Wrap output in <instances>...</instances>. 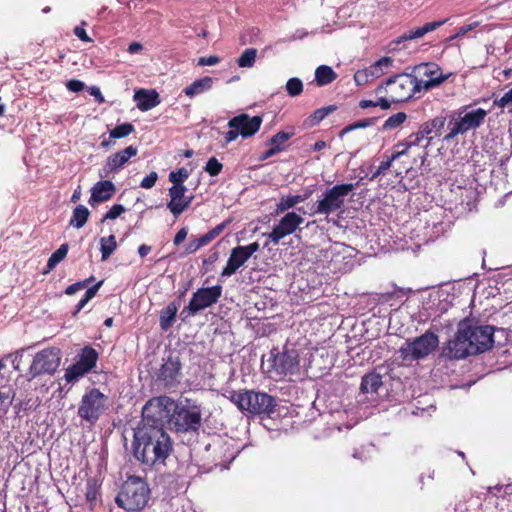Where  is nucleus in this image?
Instances as JSON below:
<instances>
[{
  "label": "nucleus",
  "instance_id": "obj_1",
  "mask_svg": "<svg viewBox=\"0 0 512 512\" xmlns=\"http://www.w3.org/2000/svg\"><path fill=\"white\" fill-rule=\"evenodd\" d=\"M494 328L490 325H477L470 319L459 322L454 339L443 347L442 355L449 359H464L470 355L483 353L493 347Z\"/></svg>",
  "mask_w": 512,
  "mask_h": 512
},
{
  "label": "nucleus",
  "instance_id": "obj_2",
  "mask_svg": "<svg viewBox=\"0 0 512 512\" xmlns=\"http://www.w3.org/2000/svg\"><path fill=\"white\" fill-rule=\"evenodd\" d=\"M132 446L135 458L147 465L163 462L172 451L170 436L160 426L139 425Z\"/></svg>",
  "mask_w": 512,
  "mask_h": 512
},
{
  "label": "nucleus",
  "instance_id": "obj_3",
  "mask_svg": "<svg viewBox=\"0 0 512 512\" xmlns=\"http://www.w3.org/2000/svg\"><path fill=\"white\" fill-rule=\"evenodd\" d=\"M230 400L239 410L251 415L270 416L277 406L276 399L273 396L255 390L233 391Z\"/></svg>",
  "mask_w": 512,
  "mask_h": 512
},
{
  "label": "nucleus",
  "instance_id": "obj_4",
  "mask_svg": "<svg viewBox=\"0 0 512 512\" xmlns=\"http://www.w3.org/2000/svg\"><path fill=\"white\" fill-rule=\"evenodd\" d=\"M150 489L148 484L139 476H130L122 484L121 491L115 501L127 511H138L148 503Z\"/></svg>",
  "mask_w": 512,
  "mask_h": 512
},
{
  "label": "nucleus",
  "instance_id": "obj_5",
  "mask_svg": "<svg viewBox=\"0 0 512 512\" xmlns=\"http://www.w3.org/2000/svg\"><path fill=\"white\" fill-rule=\"evenodd\" d=\"M176 402L168 396L151 398L142 409V423L140 425L160 426L171 425Z\"/></svg>",
  "mask_w": 512,
  "mask_h": 512
},
{
  "label": "nucleus",
  "instance_id": "obj_6",
  "mask_svg": "<svg viewBox=\"0 0 512 512\" xmlns=\"http://www.w3.org/2000/svg\"><path fill=\"white\" fill-rule=\"evenodd\" d=\"M357 184H337L328 188L322 194L321 199L313 205V214L328 216L340 211L345 205L346 197L356 188Z\"/></svg>",
  "mask_w": 512,
  "mask_h": 512
},
{
  "label": "nucleus",
  "instance_id": "obj_7",
  "mask_svg": "<svg viewBox=\"0 0 512 512\" xmlns=\"http://www.w3.org/2000/svg\"><path fill=\"white\" fill-rule=\"evenodd\" d=\"M438 345V336L431 331H426L413 340H406L398 352L403 361H418L426 358Z\"/></svg>",
  "mask_w": 512,
  "mask_h": 512
},
{
  "label": "nucleus",
  "instance_id": "obj_8",
  "mask_svg": "<svg viewBox=\"0 0 512 512\" xmlns=\"http://www.w3.org/2000/svg\"><path fill=\"white\" fill-rule=\"evenodd\" d=\"M270 363L269 372L276 377H287L299 373L300 360L298 350L294 347L284 346L282 351L276 349L271 350L268 359Z\"/></svg>",
  "mask_w": 512,
  "mask_h": 512
},
{
  "label": "nucleus",
  "instance_id": "obj_9",
  "mask_svg": "<svg viewBox=\"0 0 512 512\" xmlns=\"http://www.w3.org/2000/svg\"><path fill=\"white\" fill-rule=\"evenodd\" d=\"M387 95L393 102H403L422 90V80L408 73L398 74L386 81Z\"/></svg>",
  "mask_w": 512,
  "mask_h": 512
},
{
  "label": "nucleus",
  "instance_id": "obj_10",
  "mask_svg": "<svg viewBox=\"0 0 512 512\" xmlns=\"http://www.w3.org/2000/svg\"><path fill=\"white\" fill-rule=\"evenodd\" d=\"M61 357V350L57 347L37 352L27 372L28 380L31 381L41 375H53L60 366Z\"/></svg>",
  "mask_w": 512,
  "mask_h": 512
},
{
  "label": "nucleus",
  "instance_id": "obj_11",
  "mask_svg": "<svg viewBox=\"0 0 512 512\" xmlns=\"http://www.w3.org/2000/svg\"><path fill=\"white\" fill-rule=\"evenodd\" d=\"M202 424V411L198 405L176 403L170 428L177 432H197Z\"/></svg>",
  "mask_w": 512,
  "mask_h": 512
},
{
  "label": "nucleus",
  "instance_id": "obj_12",
  "mask_svg": "<svg viewBox=\"0 0 512 512\" xmlns=\"http://www.w3.org/2000/svg\"><path fill=\"white\" fill-rule=\"evenodd\" d=\"M107 408V396L99 389L92 388L82 396L78 407V415L86 422L94 424Z\"/></svg>",
  "mask_w": 512,
  "mask_h": 512
},
{
  "label": "nucleus",
  "instance_id": "obj_13",
  "mask_svg": "<svg viewBox=\"0 0 512 512\" xmlns=\"http://www.w3.org/2000/svg\"><path fill=\"white\" fill-rule=\"evenodd\" d=\"M221 294V285L198 289L195 293H193L188 306L183 308L180 316L183 320H185L186 318L197 314L201 310L212 306L218 301V299L221 297Z\"/></svg>",
  "mask_w": 512,
  "mask_h": 512
},
{
  "label": "nucleus",
  "instance_id": "obj_14",
  "mask_svg": "<svg viewBox=\"0 0 512 512\" xmlns=\"http://www.w3.org/2000/svg\"><path fill=\"white\" fill-rule=\"evenodd\" d=\"M303 222L304 218L301 215L295 212H288L273 227L271 232L264 233L263 236H266L270 242L277 245L281 239L293 234Z\"/></svg>",
  "mask_w": 512,
  "mask_h": 512
},
{
  "label": "nucleus",
  "instance_id": "obj_15",
  "mask_svg": "<svg viewBox=\"0 0 512 512\" xmlns=\"http://www.w3.org/2000/svg\"><path fill=\"white\" fill-rule=\"evenodd\" d=\"M181 377V362L179 357L169 355L157 372V381L166 389L175 388Z\"/></svg>",
  "mask_w": 512,
  "mask_h": 512
},
{
  "label": "nucleus",
  "instance_id": "obj_16",
  "mask_svg": "<svg viewBox=\"0 0 512 512\" xmlns=\"http://www.w3.org/2000/svg\"><path fill=\"white\" fill-rule=\"evenodd\" d=\"M137 148L128 146L125 149L110 155L100 173L101 177H108L113 172H118L128 162V160L137 155Z\"/></svg>",
  "mask_w": 512,
  "mask_h": 512
},
{
  "label": "nucleus",
  "instance_id": "obj_17",
  "mask_svg": "<svg viewBox=\"0 0 512 512\" xmlns=\"http://www.w3.org/2000/svg\"><path fill=\"white\" fill-rule=\"evenodd\" d=\"M262 121L261 116L256 115L250 117L248 114L243 113L230 119L228 127L239 128L240 135L243 138H247L253 136L260 129Z\"/></svg>",
  "mask_w": 512,
  "mask_h": 512
},
{
  "label": "nucleus",
  "instance_id": "obj_18",
  "mask_svg": "<svg viewBox=\"0 0 512 512\" xmlns=\"http://www.w3.org/2000/svg\"><path fill=\"white\" fill-rule=\"evenodd\" d=\"M186 191L187 188L185 186H172L169 188V196L171 199L167 203V207L175 217L183 213L193 200L192 195H185Z\"/></svg>",
  "mask_w": 512,
  "mask_h": 512
},
{
  "label": "nucleus",
  "instance_id": "obj_19",
  "mask_svg": "<svg viewBox=\"0 0 512 512\" xmlns=\"http://www.w3.org/2000/svg\"><path fill=\"white\" fill-rule=\"evenodd\" d=\"M416 69L420 74L429 78L426 81L422 80V89L424 90L440 85L449 77V74H442L441 69L435 64L423 63L416 67Z\"/></svg>",
  "mask_w": 512,
  "mask_h": 512
},
{
  "label": "nucleus",
  "instance_id": "obj_20",
  "mask_svg": "<svg viewBox=\"0 0 512 512\" xmlns=\"http://www.w3.org/2000/svg\"><path fill=\"white\" fill-rule=\"evenodd\" d=\"M446 22H447V19H444L441 21L429 22V23H426L422 27H418L416 29L409 30V31L405 32L403 35L399 36L396 40L392 41L390 43V46L392 47V49H396V45H398L404 41L422 38L424 35L436 30L437 28L441 27Z\"/></svg>",
  "mask_w": 512,
  "mask_h": 512
},
{
  "label": "nucleus",
  "instance_id": "obj_21",
  "mask_svg": "<svg viewBox=\"0 0 512 512\" xmlns=\"http://www.w3.org/2000/svg\"><path fill=\"white\" fill-rule=\"evenodd\" d=\"M116 191L115 185L109 181H99L91 188L90 205L102 203L111 199Z\"/></svg>",
  "mask_w": 512,
  "mask_h": 512
},
{
  "label": "nucleus",
  "instance_id": "obj_22",
  "mask_svg": "<svg viewBox=\"0 0 512 512\" xmlns=\"http://www.w3.org/2000/svg\"><path fill=\"white\" fill-rule=\"evenodd\" d=\"M134 100L141 111H148L160 104L159 94L155 90H137L134 94Z\"/></svg>",
  "mask_w": 512,
  "mask_h": 512
},
{
  "label": "nucleus",
  "instance_id": "obj_23",
  "mask_svg": "<svg viewBox=\"0 0 512 512\" xmlns=\"http://www.w3.org/2000/svg\"><path fill=\"white\" fill-rule=\"evenodd\" d=\"M248 259L240 246L233 248L221 276L229 277L233 275Z\"/></svg>",
  "mask_w": 512,
  "mask_h": 512
},
{
  "label": "nucleus",
  "instance_id": "obj_24",
  "mask_svg": "<svg viewBox=\"0 0 512 512\" xmlns=\"http://www.w3.org/2000/svg\"><path fill=\"white\" fill-rule=\"evenodd\" d=\"M488 112L483 108H477L460 115V118L465 125L467 131L476 129L481 126L487 116Z\"/></svg>",
  "mask_w": 512,
  "mask_h": 512
},
{
  "label": "nucleus",
  "instance_id": "obj_25",
  "mask_svg": "<svg viewBox=\"0 0 512 512\" xmlns=\"http://www.w3.org/2000/svg\"><path fill=\"white\" fill-rule=\"evenodd\" d=\"M213 86V78L205 76L201 79H197L192 82L189 86L183 89V92L189 98H193L199 94L209 91Z\"/></svg>",
  "mask_w": 512,
  "mask_h": 512
},
{
  "label": "nucleus",
  "instance_id": "obj_26",
  "mask_svg": "<svg viewBox=\"0 0 512 512\" xmlns=\"http://www.w3.org/2000/svg\"><path fill=\"white\" fill-rule=\"evenodd\" d=\"M382 385V377L376 372H370L362 377L360 392L362 394L376 393Z\"/></svg>",
  "mask_w": 512,
  "mask_h": 512
},
{
  "label": "nucleus",
  "instance_id": "obj_27",
  "mask_svg": "<svg viewBox=\"0 0 512 512\" xmlns=\"http://www.w3.org/2000/svg\"><path fill=\"white\" fill-rule=\"evenodd\" d=\"M424 138L425 136L423 135V132H421L420 130L416 133H412L403 141L398 142L395 145V148L404 147V150H396L394 153H399L400 158L401 156L406 155L409 149H411L412 147L420 146Z\"/></svg>",
  "mask_w": 512,
  "mask_h": 512
},
{
  "label": "nucleus",
  "instance_id": "obj_28",
  "mask_svg": "<svg viewBox=\"0 0 512 512\" xmlns=\"http://www.w3.org/2000/svg\"><path fill=\"white\" fill-rule=\"evenodd\" d=\"M178 311V306L175 303L168 304L161 312H160V328L163 331H167L175 322L176 314Z\"/></svg>",
  "mask_w": 512,
  "mask_h": 512
},
{
  "label": "nucleus",
  "instance_id": "obj_29",
  "mask_svg": "<svg viewBox=\"0 0 512 512\" xmlns=\"http://www.w3.org/2000/svg\"><path fill=\"white\" fill-rule=\"evenodd\" d=\"M308 198V194L304 195H288L286 197H281L276 206V213H283L297 204L304 202Z\"/></svg>",
  "mask_w": 512,
  "mask_h": 512
},
{
  "label": "nucleus",
  "instance_id": "obj_30",
  "mask_svg": "<svg viewBox=\"0 0 512 512\" xmlns=\"http://www.w3.org/2000/svg\"><path fill=\"white\" fill-rule=\"evenodd\" d=\"M97 359L98 353L96 350L91 346H86L82 349L77 362L89 372L96 366Z\"/></svg>",
  "mask_w": 512,
  "mask_h": 512
},
{
  "label": "nucleus",
  "instance_id": "obj_31",
  "mask_svg": "<svg viewBox=\"0 0 512 512\" xmlns=\"http://www.w3.org/2000/svg\"><path fill=\"white\" fill-rule=\"evenodd\" d=\"M337 78V74L330 66L321 65L315 71V80L318 86H325L332 83Z\"/></svg>",
  "mask_w": 512,
  "mask_h": 512
},
{
  "label": "nucleus",
  "instance_id": "obj_32",
  "mask_svg": "<svg viewBox=\"0 0 512 512\" xmlns=\"http://www.w3.org/2000/svg\"><path fill=\"white\" fill-rule=\"evenodd\" d=\"M445 123L446 118L444 116H437L434 119L422 124L420 131L423 132L424 136L429 135L432 132H434L436 136H440Z\"/></svg>",
  "mask_w": 512,
  "mask_h": 512
},
{
  "label": "nucleus",
  "instance_id": "obj_33",
  "mask_svg": "<svg viewBox=\"0 0 512 512\" xmlns=\"http://www.w3.org/2000/svg\"><path fill=\"white\" fill-rule=\"evenodd\" d=\"M448 129H449V133L444 136L445 141H450V140L454 139L457 135L464 134L467 132V129H466L465 125L463 124V122L460 118V115H458L457 117L453 116L448 121Z\"/></svg>",
  "mask_w": 512,
  "mask_h": 512
},
{
  "label": "nucleus",
  "instance_id": "obj_34",
  "mask_svg": "<svg viewBox=\"0 0 512 512\" xmlns=\"http://www.w3.org/2000/svg\"><path fill=\"white\" fill-rule=\"evenodd\" d=\"M89 214L90 212L87 207L84 205H78L73 211L70 219V225L77 229L82 228L87 222Z\"/></svg>",
  "mask_w": 512,
  "mask_h": 512
},
{
  "label": "nucleus",
  "instance_id": "obj_35",
  "mask_svg": "<svg viewBox=\"0 0 512 512\" xmlns=\"http://www.w3.org/2000/svg\"><path fill=\"white\" fill-rule=\"evenodd\" d=\"M117 248V242L114 235H110L108 237H102L100 239V250H101V259L102 261H106L112 253Z\"/></svg>",
  "mask_w": 512,
  "mask_h": 512
},
{
  "label": "nucleus",
  "instance_id": "obj_36",
  "mask_svg": "<svg viewBox=\"0 0 512 512\" xmlns=\"http://www.w3.org/2000/svg\"><path fill=\"white\" fill-rule=\"evenodd\" d=\"M335 109L336 107L333 105L317 109L306 119L305 124L309 127H313L320 123L329 113L333 112Z\"/></svg>",
  "mask_w": 512,
  "mask_h": 512
},
{
  "label": "nucleus",
  "instance_id": "obj_37",
  "mask_svg": "<svg viewBox=\"0 0 512 512\" xmlns=\"http://www.w3.org/2000/svg\"><path fill=\"white\" fill-rule=\"evenodd\" d=\"M86 373H88V370L76 362L66 369L64 378L68 383H73L80 377L84 376Z\"/></svg>",
  "mask_w": 512,
  "mask_h": 512
},
{
  "label": "nucleus",
  "instance_id": "obj_38",
  "mask_svg": "<svg viewBox=\"0 0 512 512\" xmlns=\"http://www.w3.org/2000/svg\"><path fill=\"white\" fill-rule=\"evenodd\" d=\"M68 250V244L64 243L54 253H52L47 262L48 270L54 269L56 265L66 257Z\"/></svg>",
  "mask_w": 512,
  "mask_h": 512
},
{
  "label": "nucleus",
  "instance_id": "obj_39",
  "mask_svg": "<svg viewBox=\"0 0 512 512\" xmlns=\"http://www.w3.org/2000/svg\"><path fill=\"white\" fill-rule=\"evenodd\" d=\"M257 57V49H246L237 60V64L241 68H251Z\"/></svg>",
  "mask_w": 512,
  "mask_h": 512
},
{
  "label": "nucleus",
  "instance_id": "obj_40",
  "mask_svg": "<svg viewBox=\"0 0 512 512\" xmlns=\"http://www.w3.org/2000/svg\"><path fill=\"white\" fill-rule=\"evenodd\" d=\"M393 60L390 57H383L376 61L372 66L368 68L371 78H378L383 74V68H387L392 65Z\"/></svg>",
  "mask_w": 512,
  "mask_h": 512
},
{
  "label": "nucleus",
  "instance_id": "obj_41",
  "mask_svg": "<svg viewBox=\"0 0 512 512\" xmlns=\"http://www.w3.org/2000/svg\"><path fill=\"white\" fill-rule=\"evenodd\" d=\"M103 284V281H99L96 285L88 288V290L85 292L83 298L78 302L76 305V310L74 312V315H76L78 312H80L85 305L96 295L99 288Z\"/></svg>",
  "mask_w": 512,
  "mask_h": 512
},
{
  "label": "nucleus",
  "instance_id": "obj_42",
  "mask_svg": "<svg viewBox=\"0 0 512 512\" xmlns=\"http://www.w3.org/2000/svg\"><path fill=\"white\" fill-rule=\"evenodd\" d=\"M15 391L11 388L0 389V406L4 412H7L13 403Z\"/></svg>",
  "mask_w": 512,
  "mask_h": 512
},
{
  "label": "nucleus",
  "instance_id": "obj_43",
  "mask_svg": "<svg viewBox=\"0 0 512 512\" xmlns=\"http://www.w3.org/2000/svg\"><path fill=\"white\" fill-rule=\"evenodd\" d=\"M407 115L404 112H398L390 116L383 124V130H392L400 126L406 120Z\"/></svg>",
  "mask_w": 512,
  "mask_h": 512
},
{
  "label": "nucleus",
  "instance_id": "obj_44",
  "mask_svg": "<svg viewBox=\"0 0 512 512\" xmlns=\"http://www.w3.org/2000/svg\"><path fill=\"white\" fill-rule=\"evenodd\" d=\"M134 131V126L131 123H123L117 125L114 129L110 131L111 138H123L128 136Z\"/></svg>",
  "mask_w": 512,
  "mask_h": 512
},
{
  "label": "nucleus",
  "instance_id": "obj_45",
  "mask_svg": "<svg viewBox=\"0 0 512 512\" xmlns=\"http://www.w3.org/2000/svg\"><path fill=\"white\" fill-rule=\"evenodd\" d=\"M286 91L289 96L295 97L302 93L303 83L299 78H290L286 83Z\"/></svg>",
  "mask_w": 512,
  "mask_h": 512
},
{
  "label": "nucleus",
  "instance_id": "obj_46",
  "mask_svg": "<svg viewBox=\"0 0 512 512\" xmlns=\"http://www.w3.org/2000/svg\"><path fill=\"white\" fill-rule=\"evenodd\" d=\"M189 177V172L185 168H180L177 171H172L169 174V181L173 183V186H184L183 183Z\"/></svg>",
  "mask_w": 512,
  "mask_h": 512
},
{
  "label": "nucleus",
  "instance_id": "obj_47",
  "mask_svg": "<svg viewBox=\"0 0 512 512\" xmlns=\"http://www.w3.org/2000/svg\"><path fill=\"white\" fill-rule=\"evenodd\" d=\"M399 159V153H393L386 161H382L378 168L371 175V180L378 178L380 175L384 174L386 170H388L392 162Z\"/></svg>",
  "mask_w": 512,
  "mask_h": 512
},
{
  "label": "nucleus",
  "instance_id": "obj_48",
  "mask_svg": "<svg viewBox=\"0 0 512 512\" xmlns=\"http://www.w3.org/2000/svg\"><path fill=\"white\" fill-rule=\"evenodd\" d=\"M206 245H208V243L206 242V239L203 237V235L199 238H194L190 240L185 246V253L193 254Z\"/></svg>",
  "mask_w": 512,
  "mask_h": 512
},
{
  "label": "nucleus",
  "instance_id": "obj_49",
  "mask_svg": "<svg viewBox=\"0 0 512 512\" xmlns=\"http://www.w3.org/2000/svg\"><path fill=\"white\" fill-rule=\"evenodd\" d=\"M293 135H294L293 132L288 133V132L280 131L277 134H275L274 136H272V138L269 140V144L273 147L278 146V148H282V145L288 139H290Z\"/></svg>",
  "mask_w": 512,
  "mask_h": 512
},
{
  "label": "nucleus",
  "instance_id": "obj_50",
  "mask_svg": "<svg viewBox=\"0 0 512 512\" xmlns=\"http://www.w3.org/2000/svg\"><path fill=\"white\" fill-rule=\"evenodd\" d=\"M222 168L223 165L215 157H211L204 169L210 176H217L221 173Z\"/></svg>",
  "mask_w": 512,
  "mask_h": 512
},
{
  "label": "nucleus",
  "instance_id": "obj_51",
  "mask_svg": "<svg viewBox=\"0 0 512 512\" xmlns=\"http://www.w3.org/2000/svg\"><path fill=\"white\" fill-rule=\"evenodd\" d=\"M228 222L224 221L220 224H218L216 227L208 231L206 234L203 235V237L206 239V242L209 244L212 240H214L216 237H218L226 228Z\"/></svg>",
  "mask_w": 512,
  "mask_h": 512
},
{
  "label": "nucleus",
  "instance_id": "obj_52",
  "mask_svg": "<svg viewBox=\"0 0 512 512\" xmlns=\"http://www.w3.org/2000/svg\"><path fill=\"white\" fill-rule=\"evenodd\" d=\"M125 211V207L121 204L113 205L109 211L103 216L102 222L106 220H114L119 217Z\"/></svg>",
  "mask_w": 512,
  "mask_h": 512
},
{
  "label": "nucleus",
  "instance_id": "obj_53",
  "mask_svg": "<svg viewBox=\"0 0 512 512\" xmlns=\"http://www.w3.org/2000/svg\"><path fill=\"white\" fill-rule=\"evenodd\" d=\"M374 121H375V118H369V119H364V120L355 122V123L345 127L343 129V133H347V132L352 131V130L357 129V128L368 127V126L372 125L374 123Z\"/></svg>",
  "mask_w": 512,
  "mask_h": 512
},
{
  "label": "nucleus",
  "instance_id": "obj_54",
  "mask_svg": "<svg viewBox=\"0 0 512 512\" xmlns=\"http://www.w3.org/2000/svg\"><path fill=\"white\" fill-rule=\"evenodd\" d=\"M92 279H93V277H90L87 280H84V281L77 282V283H74L72 285H69L66 288L65 293L67 295H72V294L76 293L77 291L84 289Z\"/></svg>",
  "mask_w": 512,
  "mask_h": 512
},
{
  "label": "nucleus",
  "instance_id": "obj_55",
  "mask_svg": "<svg viewBox=\"0 0 512 512\" xmlns=\"http://www.w3.org/2000/svg\"><path fill=\"white\" fill-rule=\"evenodd\" d=\"M494 104L499 108H505L512 104V88L499 99H495Z\"/></svg>",
  "mask_w": 512,
  "mask_h": 512
},
{
  "label": "nucleus",
  "instance_id": "obj_56",
  "mask_svg": "<svg viewBox=\"0 0 512 512\" xmlns=\"http://www.w3.org/2000/svg\"><path fill=\"white\" fill-rule=\"evenodd\" d=\"M371 78L368 68L365 70L357 71L354 75V79L357 85H365Z\"/></svg>",
  "mask_w": 512,
  "mask_h": 512
},
{
  "label": "nucleus",
  "instance_id": "obj_57",
  "mask_svg": "<svg viewBox=\"0 0 512 512\" xmlns=\"http://www.w3.org/2000/svg\"><path fill=\"white\" fill-rule=\"evenodd\" d=\"M157 179H158V174L153 171L141 181L140 187L145 188V189H150L155 185Z\"/></svg>",
  "mask_w": 512,
  "mask_h": 512
},
{
  "label": "nucleus",
  "instance_id": "obj_58",
  "mask_svg": "<svg viewBox=\"0 0 512 512\" xmlns=\"http://www.w3.org/2000/svg\"><path fill=\"white\" fill-rule=\"evenodd\" d=\"M66 87L71 92H80L84 89V83L80 80L72 79L66 83Z\"/></svg>",
  "mask_w": 512,
  "mask_h": 512
},
{
  "label": "nucleus",
  "instance_id": "obj_59",
  "mask_svg": "<svg viewBox=\"0 0 512 512\" xmlns=\"http://www.w3.org/2000/svg\"><path fill=\"white\" fill-rule=\"evenodd\" d=\"M220 62L219 57L217 56H208L199 58L198 65L200 66H212L216 65Z\"/></svg>",
  "mask_w": 512,
  "mask_h": 512
},
{
  "label": "nucleus",
  "instance_id": "obj_60",
  "mask_svg": "<svg viewBox=\"0 0 512 512\" xmlns=\"http://www.w3.org/2000/svg\"><path fill=\"white\" fill-rule=\"evenodd\" d=\"M479 25V22H473L471 24L460 27L455 34V37H464L468 32L472 31Z\"/></svg>",
  "mask_w": 512,
  "mask_h": 512
},
{
  "label": "nucleus",
  "instance_id": "obj_61",
  "mask_svg": "<svg viewBox=\"0 0 512 512\" xmlns=\"http://www.w3.org/2000/svg\"><path fill=\"white\" fill-rule=\"evenodd\" d=\"M259 243L253 242L246 246H240V248L243 250V252L247 255L248 258H250L255 252L259 250Z\"/></svg>",
  "mask_w": 512,
  "mask_h": 512
},
{
  "label": "nucleus",
  "instance_id": "obj_62",
  "mask_svg": "<svg viewBox=\"0 0 512 512\" xmlns=\"http://www.w3.org/2000/svg\"><path fill=\"white\" fill-rule=\"evenodd\" d=\"M188 229L186 227L181 228L175 235L173 243L175 246L180 245L187 237Z\"/></svg>",
  "mask_w": 512,
  "mask_h": 512
},
{
  "label": "nucleus",
  "instance_id": "obj_63",
  "mask_svg": "<svg viewBox=\"0 0 512 512\" xmlns=\"http://www.w3.org/2000/svg\"><path fill=\"white\" fill-rule=\"evenodd\" d=\"M24 349L17 350L15 353L11 354L10 357L12 358V365L15 370L20 369V362L23 356Z\"/></svg>",
  "mask_w": 512,
  "mask_h": 512
},
{
  "label": "nucleus",
  "instance_id": "obj_64",
  "mask_svg": "<svg viewBox=\"0 0 512 512\" xmlns=\"http://www.w3.org/2000/svg\"><path fill=\"white\" fill-rule=\"evenodd\" d=\"M238 129L239 128H230V130L225 133L226 145L237 139V137L240 135V131Z\"/></svg>",
  "mask_w": 512,
  "mask_h": 512
}]
</instances>
